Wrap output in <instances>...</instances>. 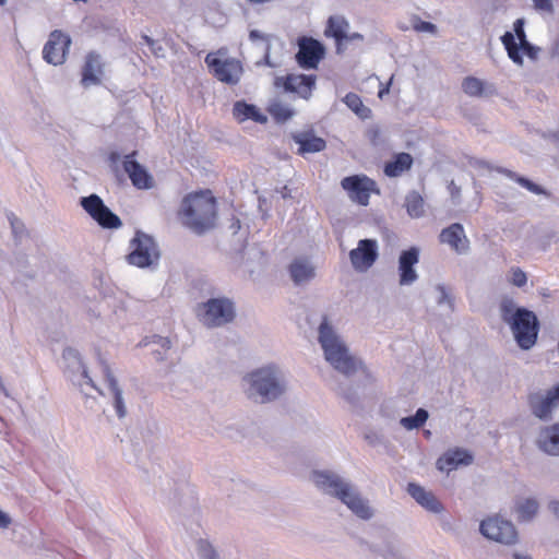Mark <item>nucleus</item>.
Here are the masks:
<instances>
[{
	"label": "nucleus",
	"mask_w": 559,
	"mask_h": 559,
	"mask_svg": "<svg viewBox=\"0 0 559 559\" xmlns=\"http://www.w3.org/2000/svg\"><path fill=\"white\" fill-rule=\"evenodd\" d=\"M318 342L325 360L336 371L350 377L365 370L362 361L349 352L347 344L326 316L322 318L318 326Z\"/></svg>",
	"instance_id": "nucleus-1"
},
{
	"label": "nucleus",
	"mask_w": 559,
	"mask_h": 559,
	"mask_svg": "<svg viewBox=\"0 0 559 559\" xmlns=\"http://www.w3.org/2000/svg\"><path fill=\"white\" fill-rule=\"evenodd\" d=\"M311 479L319 490L341 500L358 518L362 520L372 518L373 511L368 501L347 479L331 471H314Z\"/></svg>",
	"instance_id": "nucleus-2"
},
{
	"label": "nucleus",
	"mask_w": 559,
	"mask_h": 559,
	"mask_svg": "<svg viewBox=\"0 0 559 559\" xmlns=\"http://www.w3.org/2000/svg\"><path fill=\"white\" fill-rule=\"evenodd\" d=\"M242 389L250 400L269 403L286 392L287 381L280 367L266 365L247 373L242 378Z\"/></svg>",
	"instance_id": "nucleus-3"
},
{
	"label": "nucleus",
	"mask_w": 559,
	"mask_h": 559,
	"mask_svg": "<svg viewBox=\"0 0 559 559\" xmlns=\"http://www.w3.org/2000/svg\"><path fill=\"white\" fill-rule=\"evenodd\" d=\"M178 217L182 225L192 231L203 234L214 226L216 217L215 199L210 191L190 193L183 198Z\"/></svg>",
	"instance_id": "nucleus-4"
},
{
	"label": "nucleus",
	"mask_w": 559,
	"mask_h": 559,
	"mask_svg": "<svg viewBox=\"0 0 559 559\" xmlns=\"http://www.w3.org/2000/svg\"><path fill=\"white\" fill-rule=\"evenodd\" d=\"M500 311L502 320L510 325L518 345L525 350L532 348L538 334V320L534 312L518 308L510 298L501 301Z\"/></svg>",
	"instance_id": "nucleus-5"
},
{
	"label": "nucleus",
	"mask_w": 559,
	"mask_h": 559,
	"mask_svg": "<svg viewBox=\"0 0 559 559\" xmlns=\"http://www.w3.org/2000/svg\"><path fill=\"white\" fill-rule=\"evenodd\" d=\"M197 316L205 326L218 328L235 319L236 309L229 298H211L198 307Z\"/></svg>",
	"instance_id": "nucleus-6"
},
{
	"label": "nucleus",
	"mask_w": 559,
	"mask_h": 559,
	"mask_svg": "<svg viewBox=\"0 0 559 559\" xmlns=\"http://www.w3.org/2000/svg\"><path fill=\"white\" fill-rule=\"evenodd\" d=\"M205 63L218 81L230 85L240 81L242 66L239 60L227 56V49L221 48L215 52H209Z\"/></svg>",
	"instance_id": "nucleus-7"
},
{
	"label": "nucleus",
	"mask_w": 559,
	"mask_h": 559,
	"mask_svg": "<svg viewBox=\"0 0 559 559\" xmlns=\"http://www.w3.org/2000/svg\"><path fill=\"white\" fill-rule=\"evenodd\" d=\"M130 250L127 259L131 265L143 269L158 262L159 251L156 242L151 236L142 231H136L134 238L130 241Z\"/></svg>",
	"instance_id": "nucleus-8"
},
{
	"label": "nucleus",
	"mask_w": 559,
	"mask_h": 559,
	"mask_svg": "<svg viewBox=\"0 0 559 559\" xmlns=\"http://www.w3.org/2000/svg\"><path fill=\"white\" fill-rule=\"evenodd\" d=\"M62 358L70 380L73 384L78 385L84 394H88L87 389L96 390L103 395L105 394L95 385L93 379L88 376L87 369L76 349L71 347L66 348L62 353Z\"/></svg>",
	"instance_id": "nucleus-9"
},
{
	"label": "nucleus",
	"mask_w": 559,
	"mask_h": 559,
	"mask_svg": "<svg viewBox=\"0 0 559 559\" xmlns=\"http://www.w3.org/2000/svg\"><path fill=\"white\" fill-rule=\"evenodd\" d=\"M480 533L488 539L512 545L518 539V532L512 522L499 516H491L480 523Z\"/></svg>",
	"instance_id": "nucleus-10"
},
{
	"label": "nucleus",
	"mask_w": 559,
	"mask_h": 559,
	"mask_svg": "<svg viewBox=\"0 0 559 559\" xmlns=\"http://www.w3.org/2000/svg\"><path fill=\"white\" fill-rule=\"evenodd\" d=\"M80 204L102 227L118 228L121 226L120 218L105 205L97 194L81 198Z\"/></svg>",
	"instance_id": "nucleus-11"
},
{
	"label": "nucleus",
	"mask_w": 559,
	"mask_h": 559,
	"mask_svg": "<svg viewBox=\"0 0 559 559\" xmlns=\"http://www.w3.org/2000/svg\"><path fill=\"white\" fill-rule=\"evenodd\" d=\"M528 403L535 417L542 420H550L552 412L559 406V383L545 393L531 394Z\"/></svg>",
	"instance_id": "nucleus-12"
},
{
	"label": "nucleus",
	"mask_w": 559,
	"mask_h": 559,
	"mask_svg": "<svg viewBox=\"0 0 559 559\" xmlns=\"http://www.w3.org/2000/svg\"><path fill=\"white\" fill-rule=\"evenodd\" d=\"M378 242L374 239H361L349 252L352 266L357 272H367L378 259Z\"/></svg>",
	"instance_id": "nucleus-13"
},
{
	"label": "nucleus",
	"mask_w": 559,
	"mask_h": 559,
	"mask_svg": "<svg viewBox=\"0 0 559 559\" xmlns=\"http://www.w3.org/2000/svg\"><path fill=\"white\" fill-rule=\"evenodd\" d=\"M70 45L71 38L69 35L61 31L51 32L43 49L44 60L53 66L62 64Z\"/></svg>",
	"instance_id": "nucleus-14"
},
{
	"label": "nucleus",
	"mask_w": 559,
	"mask_h": 559,
	"mask_svg": "<svg viewBox=\"0 0 559 559\" xmlns=\"http://www.w3.org/2000/svg\"><path fill=\"white\" fill-rule=\"evenodd\" d=\"M341 186L353 201L361 205H367L371 192L376 191V182L367 176L345 177L342 179Z\"/></svg>",
	"instance_id": "nucleus-15"
},
{
	"label": "nucleus",
	"mask_w": 559,
	"mask_h": 559,
	"mask_svg": "<svg viewBox=\"0 0 559 559\" xmlns=\"http://www.w3.org/2000/svg\"><path fill=\"white\" fill-rule=\"evenodd\" d=\"M297 62L304 69H316L324 56L323 45L311 37H301L298 40Z\"/></svg>",
	"instance_id": "nucleus-16"
},
{
	"label": "nucleus",
	"mask_w": 559,
	"mask_h": 559,
	"mask_svg": "<svg viewBox=\"0 0 559 559\" xmlns=\"http://www.w3.org/2000/svg\"><path fill=\"white\" fill-rule=\"evenodd\" d=\"M419 261V250L415 247L408 250L402 251L399 258V283L401 286H408L414 284L418 274L415 270V265Z\"/></svg>",
	"instance_id": "nucleus-17"
},
{
	"label": "nucleus",
	"mask_w": 559,
	"mask_h": 559,
	"mask_svg": "<svg viewBox=\"0 0 559 559\" xmlns=\"http://www.w3.org/2000/svg\"><path fill=\"white\" fill-rule=\"evenodd\" d=\"M501 41L508 51L509 58L516 64H522L523 59L522 53L526 55L531 59H536L539 52V48L532 45L530 41H525L524 44L518 45L514 39V35L511 32H506L501 37Z\"/></svg>",
	"instance_id": "nucleus-18"
},
{
	"label": "nucleus",
	"mask_w": 559,
	"mask_h": 559,
	"mask_svg": "<svg viewBox=\"0 0 559 559\" xmlns=\"http://www.w3.org/2000/svg\"><path fill=\"white\" fill-rule=\"evenodd\" d=\"M535 443L542 452L559 456V423L540 428Z\"/></svg>",
	"instance_id": "nucleus-19"
},
{
	"label": "nucleus",
	"mask_w": 559,
	"mask_h": 559,
	"mask_svg": "<svg viewBox=\"0 0 559 559\" xmlns=\"http://www.w3.org/2000/svg\"><path fill=\"white\" fill-rule=\"evenodd\" d=\"M102 372L105 379L107 394L112 397V404L116 409V414L119 418H123L127 414L122 391L120 390L117 380L110 372L108 365L100 360Z\"/></svg>",
	"instance_id": "nucleus-20"
},
{
	"label": "nucleus",
	"mask_w": 559,
	"mask_h": 559,
	"mask_svg": "<svg viewBox=\"0 0 559 559\" xmlns=\"http://www.w3.org/2000/svg\"><path fill=\"white\" fill-rule=\"evenodd\" d=\"M290 278L295 285H305L316 277V266L307 258H296L288 267Z\"/></svg>",
	"instance_id": "nucleus-21"
},
{
	"label": "nucleus",
	"mask_w": 559,
	"mask_h": 559,
	"mask_svg": "<svg viewBox=\"0 0 559 559\" xmlns=\"http://www.w3.org/2000/svg\"><path fill=\"white\" fill-rule=\"evenodd\" d=\"M473 461V456L463 449H453L447 451L437 461V468L441 472L450 473L456 469L459 466L469 465Z\"/></svg>",
	"instance_id": "nucleus-22"
},
{
	"label": "nucleus",
	"mask_w": 559,
	"mask_h": 559,
	"mask_svg": "<svg viewBox=\"0 0 559 559\" xmlns=\"http://www.w3.org/2000/svg\"><path fill=\"white\" fill-rule=\"evenodd\" d=\"M407 492L418 504H420L427 511L436 514L443 511L442 503L431 491L426 490L424 487L411 483L407 486Z\"/></svg>",
	"instance_id": "nucleus-23"
},
{
	"label": "nucleus",
	"mask_w": 559,
	"mask_h": 559,
	"mask_svg": "<svg viewBox=\"0 0 559 559\" xmlns=\"http://www.w3.org/2000/svg\"><path fill=\"white\" fill-rule=\"evenodd\" d=\"M440 241L449 245L457 253H464L468 248V240L465 236L464 228L459 223H454L444 228L440 234Z\"/></svg>",
	"instance_id": "nucleus-24"
},
{
	"label": "nucleus",
	"mask_w": 559,
	"mask_h": 559,
	"mask_svg": "<svg viewBox=\"0 0 559 559\" xmlns=\"http://www.w3.org/2000/svg\"><path fill=\"white\" fill-rule=\"evenodd\" d=\"M133 154L127 155L123 162L124 171L128 174L134 187L138 189H148L152 187V177L142 167L136 160L133 158Z\"/></svg>",
	"instance_id": "nucleus-25"
},
{
	"label": "nucleus",
	"mask_w": 559,
	"mask_h": 559,
	"mask_svg": "<svg viewBox=\"0 0 559 559\" xmlns=\"http://www.w3.org/2000/svg\"><path fill=\"white\" fill-rule=\"evenodd\" d=\"M513 514L518 522H531L539 511V501L535 497H518L514 500Z\"/></svg>",
	"instance_id": "nucleus-26"
},
{
	"label": "nucleus",
	"mask_w": 559,
	"mask_h": 559,
	"mask_svg": "<svg viewBox=\"0 0 559 559\" xmlns=\"http://www.w3.org/2000/svg\"><path fill=\"white\" fill-rule=\"evenodd\" d=\"M103 75V63L100 57L94 52L86 56L85 64L82 70V84L85 87L100 83Z\"/></svg>",
	"instance_id": "nucleus-27"
},
{
	"label": "nucleus",
	"mask_w": 559,
	"mask_h": 559,
	"mask_svg": "<svg viewBox=\"0 0 559 559\" xmlns=\"http://www.w3.org/2000/svg\"><path fill=\"white\" fill-rule=\"evenodd\" d=\"M316 83V76L306 74H288L285 79L284 87L286 91L297 93L304 98L311 95Z\"/></svg>",
	"instance_id": "nucleus-28"
},
{
	"label": "nucleus",
	"mask_w": 559,
	"mask_h": 559,
	"mask_svg": "<svg viewBox=\"0 0 559 559\" xmlns=\"http://www.w3.org/2000/svg\"><path fill=\"white\" fill-rule=\"evenodd\" d=\"M293 139L298 144V153L301 155L318 153L325 148V141L311 132L296 133Z\"/></svg>",
	"instance_id": "nucleus-29"
},
{
	"label": "nucleus",
	"mask_w": 559,
	"mask_h": 559,
	"mask_svg": "<svg viewBox=\"0 0 559 559\" xmlns=\"http://www.w3.org/2000/svg\"><path fill=\"white\" fill-rule=\"evenodd\" d=\"M233 115L239 122L251 119L255 122L264 123L267 120L266 116L263 115L257 106L242 100L234 104Z\"/></svg>",
	"instance_id": "nucleus-30"
},
{
	"label": "nucleus",
	"mask_w": 559,
	"mask_h": 559,
	"mask_svg": "<svg viewBox=\"0 0 559 559\" xmlns=\"http://www.w3.org/2000/svg\"><path fill=\"white\" fill-rule=\"evenodd\" d=\"M349 25L342 16H331L328 21L325 35L333 37L337 44V51H341L342 43L347 38Z\"/></svg>",
	"instance_id": "nucleus-31"
},
{
	"label": "nucleus",
	"mask_w": 559,
	"mask_h": 559,
	"mask_svg": "<svg viewBox=\"0 0 559 559\" xmlns=\"http://www.w3.org/2000/svg\"><path fill=\"white\" fill-rule=\"evenodd\" d=\"M413 165V157L408 153H399L394 155L391 162L384 166V174L388 177H399L406 170L411 169Z\"/></svg>",
	"instance_id": "nucleus-32"
},
{
	"label": "nucleus",
	"mask_w": 559,
	"mask_h": 559,
	"mask_svg": "<svg viewBox=\"0 0 559 559\" xmlns=\"http://www.w3.org/2000/svg\"><path fill=\"white\" fill-rule=\"evenodd\" d=\"M405 207L412 218H419L425 215V201L417 191H411L405 197Z\"/></svg>",
	"instance_id": "nucleus-33"
},
{
	"label": "nucleus",
	"mask_w": 559,
	"mask_h": 559,
	"mask_svg": "<svg viewBox=\"0 0 559 559\" xmlns=\"http://www.w3.org/2000/svg\"><path fill=\"white\" fill-rule=\"evenodd\" d=\"M462 88L465 94L472 97H479L492 91L491 85H487L484 81L468 76L462 83Z\"/></svg>",
	"instance_id": "nucleus-34"
},
{
	"label": "nucleus",
	"mask_w": 559,
	"mask_h": 559,
	"mask_svg": "<svg viewBox=\"0 0 559 559\" xmlns=\"http://www.w3.org/2000/svg\"><path fill=\"white\" fill-rule=\"evenodd\" d=\"M156 345L157 348L153 349V354L157 360H163L165 358L166 352L170 348V341L167 337H163L159 335H153L151 337H145L141 341L140 346H148Z\"/></svg>",
	"instance_id": "nucleus-35"
},
{
	"label": "nucleus",
	"mask_w": 559,
	"mask_h": 559,
	"mask_svg": "<svg viewBox=\"0 0 559 559\" xmlns=\"http://www.w3.org/2000/svg\"><path fill=\"white\" fill-rule=\"evenodd\" d=\"M428 417L429 414L426 409L418 408L415 415L401 418L400 424L406 430H414L423 427Z\"/></svg>",
	"instance_id": "nucleus-36"
},
{
	"label": "nucleus",
	"mask_w": 559,
	"mask_h": 559,
	"mask_svg": "<svg viewBox=\"0 0 559 559\" xmlns=\"http://www.w3.org/2000/svg\"><path fill=\"white\" fill-rule=\"evenodd\" d=\"M343 102L360 118H367L369 109L364 106L360 97L355 93H348L343 98Z\"/></svg>",
	"instance_id": "nucleus-37"
},
{
	"label": "nucleus",
	"mask_w": 559,
	"mask_h": 559,
	"mask_svg": "<svg viewBox=\"0 0 559 559\" xmlns=\"http://www.w3.org/2000/svg\"><path fill=\"white\" fill-rule=\"evenodd\" d=\"M270 114L281 122L288 120L294 115L293 110L282 103L272 104L270 107Z\"/></svg>",
	"instance_id": "nucleus-38"
},
{
	"label": "nucleus",
	"mask_w": 559,
	"mask_h": 559,
	"mask_svg": "<svg viewBox=\"0 0 559 559\" xmlns=\"http://www.w3.org/2000/svg\"><path fill=\"white\" fill-rule=\"evenodd\" d=\"M436 292L438 294L437 296V304L441 307L445 306L448 311L453 310V298L447 290V288L443 285H437Z\"/></svg>",
	"instance_id": "nucleus-39"
},
{
	"label": "nucleus",
	"mask_w": 559,
	"mask_h": 559,
	"mask_svg": "<svg viewBox=\"0 0 559 559\" xmlns=\"http://www.w3.org/2000/svg\"><path fill=\"white\" fill-rule=\"evenodd\" d=\"M198 554L200 559H221L213 545L205 540H200Z\"/></svg>",
	"instance_id": "nucleus-40"
},
{
	"label": "nucleus",
	"mask_w": 559,
	"mask_h": 559,
	"mask_svg": "<svg viewBox=\"0 0 559 559\" xmlns=\"http://www.w3.org/2000/svg\"><path fill=\"white\" fill-rule=\"evenodd\" d=\"M501 173L506 174L508 177H510L512 179L514 178L522 187H524L528 191H531L535 194L542 193V189L536 183L530 181L528 179L523 178V177H516L514 174H512L510 170H507V169L501 170Z\"/></svg>",
	"instance_id": "nucleus-41"
},
{
	"label": "nucleus",
	"mask_w": 559,
	"mask_h": 559,
	"mask_svg": "<svg viewBox=\"0 0 559 559\" xmlns=\"http://www.w3.org/2000/svg\"><path fill=\"white\" fill-rule=\"evenodd\" d=\"M524 19H518L513 24V31H514V39L519 40L518 45L524 44L525 41H528L526 38V34L524 31Z\"/></svg>",
	"instance_id": "nucleus-42"
},
{
	"label": "nucleus",
	"mask_w": 559,
	"mask_h": 559,
	"mask_svg": "<svg viewBox=\"0 0 559 559\" xmlns=\"http://www.w3.org/2000/svg\"><path fill=\"white\" fill-rule=\"evenodd\" d=\"M8 221L10 223L14 237L21 238L24 233L23 223L12 213L8 215Z\"/></svg>",
	"instance_id": "nucleus-43"
},
{
	"label": "nucleus",
	"mask_w": 559,
	"mask_h": 559,
	"mask_svg": "<svg viewBox=\"0 0 559 559\" xmlns=\"http://www.w3.org/2000/svg\"><path fill=\"white\" fill-rule=\"evenodd\" d=\"M413 27L415 31L419 33L436 34L437 32V26L435 24L421 20L414 21Z\"/></svg>",
	"instance_id": "nucleus-44"
},
{
	"label": "nucleus",
	"mask_w": 559,
	"mask_h": 559,
	"mask_svg": "<svg viewBox=\"0 0 559 559\" xmlns=\"http://www.w3.org/2000/svg\"><path fill=\"white\" fill-rule=\"evenodd\" d=\"M535 9L540 13L552 14L554 2L552 0H532Z\"/></svg>",
	"instance_id": "nucleus-45"
},
{
	"label": "nucleus",
	"mask_w": 559,
	"mask_h": 559,
	"mask_svg": "<svg viewBox=\"0 0 559 559\" xmlns=\"http://www.w3.org/2000/svg\"><path fill=\"white\" fill-rule=\"evenodd\" d=\"M526 274L521 269H512L511 282L516 287H522L526 284Z\"/></svg>",
	"instance_id": "nucleus-46"
},
{
	"label": "nucleus",
	"mask_w": 559,
	"mask_h": 559,
	"mask_svg": "<svg viewBox=\"0 0 559 559\" xmlns=\"http://www.w3.org/2000/svg\"><path fill=\"white\" fill-rule=\"evenodd\" d=\"M12 523V520L9 514L0 510V527L8 528Z\"/></svg>",
	"instance_id": "nucleus-47"
},
{
	"label": "nucleus",
	"mask_w": 559,
	"mask_h": 559,
	"mask_svg": "<svg viewBox=\"0 0 559 559\" xmlns=\"http://www.w3.org/2000/svg\"><path fill=\"white\" fill-rule=\"evenodd\" d=\"M548 509L552 513V515L559 520V500H551L548 503Z\"/></svg>",
	"instance_id": "nucleus-48"
},
{
	"label": "nucleus",
	"mask_w": 559,
	"mask_h": 559,
	"mask_svg": "<svg viewBox=\"0 0 559 559\" xmlns=\"http://www.w3.org/2000/svg\"><path fill=\"white\" fill-rule=\"evenodd\" d=\"M249 37L252 41L266 40L265 35L257 29H252L249 34Z\"/></svg>",
	"instance_id": "nucleus-49"
},
{
	"label": "nucleus",
	"mask_w": 559,
	"mask_h": 559,
	"mask_svg": "<svg viewBox=\"0 0 559 559\" xmlns=\"http://www.w3.org/2000/svg\"><path fill=\"white\" fill-rule=\"evenodd\" d=\"M143 39L145 40V43L151 47L152 51L156 55V56H162L159 53V51L162 50L160 47L158 48H155V41L153 39H151L150 37L147 36H144Z\"/></svg>",
	"instance_id": "nucleus-50"
},
{
	"label": "nucleus",
	"mask_w": 559,
	"mask_h": 559,
	"mask_svg": "<svg viewBox=\"0 0 559 559\" xmlns=\"http://www.w3.org/2000/svg\"><path fill=\"white\" fill-rule=\"evenodd\" d=\"M449 190L453 199L460 195V188L453 181L450 183Z\"/></svg>",
	"instance_id": "nucleus-51"
},
{
	"label": "nucleus",
	"mask_w": 559,
	"mask_h": 559,
	"mask_svg": "<svg viewBox=\"0 0 559 559\" xmlns=\"http://www.w3.org/2000/svg\"><path fill=\"white\" fill-rule=\"evenodd\" d=\"M362 36L358 33H353V34H348L347 33V38L345 40H355V39H361Z\"/></svg>",
	"instance_id": "nucleus-52"
},
{
	"label": "nucleus",
	"mask_w": 559,
	"mask_h": 559,
	"mask_svg": "<svg viewBox=\"0 0 559 559\" xmlns=\"http://www.w3.org/2000/svg\"><path fill=\"white\" fill-rule=\"evenodd\" d=\"M392 79H393V78H391V79H390V81H392ZM389 83H391V82H389ZM389 85H390V84H388L385 87H383V88H381V90L379 91L378 95H379V97H380V98H382L385 94H388V93H389Z\"/></svg>",
	"instance_id": "nucleus-53"
},
{
	"label": "nucleus",
	"mask_w": 559,
	"mask_h": 559,
	"mask_svg": "<svg viewBox=\"0 0 559 559\" xmlns=\"http://www.w3.org/2000/svg\"><path fill=\"white\" fill-rule=\"evenodd\" d=\"M231 229L234 233H237L240 229V222L238 219L235 223H233Z\"/></svg>",
	"instance_id": "nucleus-54"
},
{
	"label": "nucleus",
	"mask_w": 559,
	"mask_h": 559,
	"mask_svg": "<svg viewBox=\"0 0 559 559\" xmlns=\"http://www.w3.org/2000/svg\"><path fill=\"white\" fill-rule=\"evenodd\" d=\"M514 558L515 559H532L531 557H528L526 555H521V554H514Z\"/></svg>",
	"instance_id": "nucleus-55"
},
{
	"label": "nucleus",
	"mask_w": 559,
	"mask_h": 559,
	"mask_svg": "<svg viewBox=\"0 0 559 559\" xmlns=\"http://www.w3.org/2000/svg\"><path fill=\"white\" fill-rule=\"evenodd\" d=\"M265 63H266V64H269V66H271L270 60H269V53H267V52H266V55H265Z\"/></svg>",
	"instance_id": "nucleus-56"
},
{
	"label": "nucleus",
	"mask_w": 559,
	"mask_h": 559,
	"mask_svg": "<svg viewBox=\"0 0 559 559\" xmlns=\"http://www.w3.org/2000/svg\"><path fill=\"white\" fill-rule=\"evenodd\" d=\"M286 190H287V188L285 187L284 191L282 192L283 198H286V195H287V191Z\"/></svg>",
	"instance_id": "nucleus-57"
},
{
	"label": "nucleus",
	"mask_w": 559,
	"mask_h": 559,
	"mask_svg": "<svg viewBox=\"0 0 559 559\" xmlns=\"http://www.w3.org/2000/svg\"><path fill=\"white\" fill-rule=\"evenodd\" d=\"M5 3H7V0H0V5L1 7L5 5Z\"/></svg>",
	"instance_id": "nucleus-58"
},
{
	"label": "nucleus",
	"mask_w": 559,
	"mask_h": 559,
	"mask_svg": "<svg viewBox=\"0 0 559 559\" xmlns=\"http://www.w3.org/2000/svg\"><path fill=\"white\" fill-rule=\"evenodd\" d=\"M369 440H370V442H371V443H373V442H374L373 437H370V439H369Z\"/></svg>",
	"instance_id": "nucleus-59"
}]
</instances>
